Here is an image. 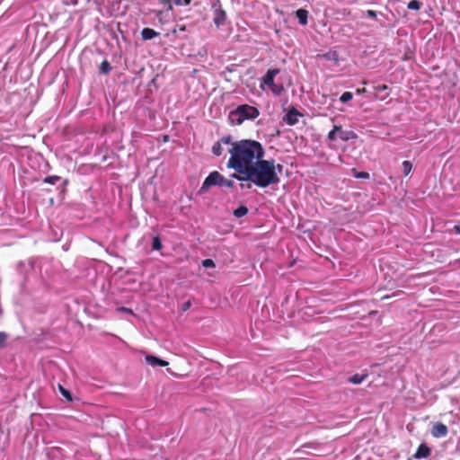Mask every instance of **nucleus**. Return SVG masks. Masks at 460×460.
Instances as JSON below:
<instances>
[{
	"label": "nucleus",
	"mask_w": 460,
	"mask_h": 460,
	"mask_svg": "<svg viewBox=\"0 0 460 460\" xmlns=\"http://www.w3.org/2000/svg\"><path fill=\"white\" fill-rule=\"evenodd\" d=\"M60 180L59 176L52 175L46 177L43 181L49 184H56Z\"/></svg>",
	"instance_id": "21"
},
{
	"label": "nucleus",
	"mask_w": 460,
	"mask_h": 460,
	"mask_svg": "<svg viewBox=\"0 0 460 460\" xmlns=\"http://www.w3.org/2000/svg\"><path fill=\"white\" fill-rule=\"evenodd\" d=\"M338 137L342 141H349L351 139H356L358 135L352 130H343L341 127V129L338 130Z\"/></svg>",
	"instance_id": "11"
},
{
	"label": "nucleus",
	"mask_w": 460,
	"mask_h": 460,
	"mask_svg": "<svg viewBox=\"0 0 460 460\" xmlns=\"http://www.w3.org/2000/svg\"><path fill=\"white\" fill-rule=\"evenodd\" d=\"M202 266L205 268H215L216 264L212 259H205L202 261Z\"/></svg>",
	"instance_id": "24"
},
{
	"label": "nucleus",
	"mask_w": 460,
	"mask_h": 460,
	"mask_svg": "<svg viewBox=\"0 0 460 460\" xmlns=\"http://www.w3.org/2000/svg\"><path fill=\"white\" fill-rule=\"evenodd\" d=\"M248 213V208L247 207L242 205L240 206L238 208H236L234 211V216L237 218H240L243 216H245L246 214Z\"/></svg>",
	"instance_id": "17"
},
{
	"label": "nucleus",
	"mask_w": 460,
	"mask_h": 460,
	"mask_svg": "<svg viewBox=\"0 0 460 460\" xmlns=\"http://www.w3.org/2000/svg\"><path fill=\"white\" fill-rule=\"evenodd\" d=\"M454 230L456 231V233L460 234V226H455Z\"/></svg>",
	"instance_id": "33"
},
{
	"label": "nucleus",
	"mask_w": 460,
	"mask_h": 460,
	"mask_svg": "<svg viewBox=\"0 0 460 460\" xmlns=\"http://www.w3.org/2000/svg\"><path fill=\"white\" fill-rule=\"evenodd\" d=\"M240 187H241V189H244V188H251V184H250V183H248V184L246 185V184H244V183H243V182H242V183L240 184Z\"/></svg>",
	"instance_id": "31"
},
{
	"label": "nucleus",
	"mask_w": 460,
	"mask_h": 460,
	"mask_svg": "<svg viewBox=\"0 0 460 460\" xmlns=\"http://www.w3.org/2000/svg\"><path fill=\"white\" fill-rule=\"evenodd\" d=\"M386 89H387V85H385V84H380V85L376 86V90L377 92L385 91Z\"/></svg>",
	"instance_id": "30"
},
{
	"label": "nucleus",
	"mask_w": 460,
	"mask_h": 460,
	"mask_svg": "<svg viewBox=\"0 0 460 460\" xmlns=\"http://www.w3.org/2000/svg\"><path fill=\"white\" fill-rule=\"evenodd\" d=\"M147 364L153 366V367H156V366H160V367H167L169 365V362L168 361H165L164 359H161L154 355H146V358H145Z\"/></svg>",
	"instance_id": "9"
},
{
	"label": "nucleus",
	"mask_w": 460,
	"mask_h": 460,
	"mask_svg": "<svg viewBox=\"0 0 460 460\" xmlns=\"http://www.w3.org/2000/svg\"><path fill=\"white\" fill-rule=\"evenodd\" d=\"M354 176L359 179H367L369 178V173L367 172H355Z\"/></svg>",
	"instance_id": "26"
},
{
	"label": "nucleus",
	"mask_w": 460,
	"mask_h": 460,
	"mask_svg": "<svg viewBox=\"0 0 460 460\" xmlns=\"http://www.w3.org/2000/svg\"><path fill=\"white\" fill-rule=\"evenodd\" d=\"M163 12L162 11H159L158 13H157V16L159 17V20L161 21L162 20V15H163Z\"/></svg>",
	"instance_id": "34"
},
{
	"label": "nucleus",
	"mask_w": 460,
	"mask_h": 460,
	"mask_svg": "<svg viewBox=\"0 0 460 460\" xmlns=\"http://www.w3.org/2000/svg\"><path fill=\"white\" fill-rule=\"evenodd\" d=\"M298 116H300V113L296 109H292L286 114L284 120L292 126L297 123Z\"/></svg>",
	"instance_id": "10"
},
{
	"label": "nucleus",
	"mask_w": 460,
	"mask_h": 460,
	"mask_svg": "<svg viewBox=\"0 0 460 460\" xmlns=\"http://www.w3.org/2000/svg\"><path fill=\"white\" fill-rule=\"evenodd\" d=\"M180 30H181V31H185V27H184V26H181V27L180 28Z\"/></svg>",
	"instance_id": "37"
},
{
	"label": "nucleus",
	"mask_w": 460,
	"mask_h": 460,
	"mask_svg": "<svg viewBox=\"0 0 460 460\" xmlns=\"http://www.w3.org/2000/svg\"><path fill=\"white\" fill-rule=\"evenodd\" d=\"M389 297H391V296H383L382 299H387Z\"/></svg>",
	"instance_id": "36"
},
{
	"label": "nucleus",
	"mask_w": 460,
	"mask_h": 460,
	"mask_svg": "<svg viewBox=\"0 0 460 460\" xmlns=\"http://www.w3.org/2000/svg\"><path fill=\"white\" fill-rule=\"evenodd\" d=\"M152 248L157 251L162 249V242L159 236H155L153 238Z\"/></svg>",
	"instance_id": "20"
},
{
	"label": "nucleus",
	"mask_w": 460,
	"mask_h": 460,
	"mask_svg": "<svg viewBox=\"0 0 460 460\" xmlns=\"http://www.w3.org/2000/svg\"><path fill=\"white\" fill-rule=\"evenodd\" d=\"M367 14L368 17L376 19V12L374 10H367Z\"/></svg>",
	"instance_id": "27"
},
{
	"label": "nucleus",
	"mask_w": 460,
	"mask_h": 460,
	"mask_svg": "<svg viewBox=\"0 0 460 460\" xmlns=\"http://www.w3.org/2000/svg\"><path fill=\"white\" fill-rule=\"evenodd\" d=\"M172 2L171 0H166L164 2V4L167 6V10L168 11H172Z\"/></svg>",
	"instance_id": "28"
},
{
	"label": "nucleus",
	"mask_w": 460,
	"mask_h": 460,
	"mask_svg": "<svg viewBox=\"0 0 460 460\" xmlns=\"http://www.w3.org/2000/svg\"><path fill=\"white\" fill-rule=\"evenodd\" d=\"M232 137L231 136H224L220 138V140H218L217 142H216L213 146H212V153L217 155V156H219L223 154V148H222V145H230L232 146V143H234V141H232Z\"/></svg>",
	"instance_id": "6"
},
{
	"label": "nucleus",
	"mask_w": 460,
	"mask_h": 460,
	"mask_svg": "<svg viewBox=\"0 0 460 460\" xmlns=\"http://www.w3.org/2000/svg\"><path fill=\"white\" fill-rule=\"evenodd\" d=\"M366 93V89H365V88L358 89V90H357V93H358V94H362V93Z\"/></svg>",
	"instance_id": "32"
},
{
	"label": "nucleus",
	"mask_w": 460,
	"mask_h": 460,
	"mask_svg": "<svg viewBox=\"0 0 460 460\" xmlns=\"http://www.w3.org/2000/svg\"><path fill=\"white\" fill-rule=\"evenodd\" d=\"M213 8V22L217 27H220L225 24L226 21V13L222 8L219 1L216 2L212 5Z\"/></svg>",
	"instance_id": "5"
},
{
	"label": "nucleus",
	"mask_w": 460,
	"mask_h": 460,
	"mask_svg": "<svg viewBox=\"0 0 460 460\" xmlns=\"http://www.w3.org/2000/svg\"><path fill=\"white\" fill-rule=\"evenodd\" d=\"M119 310L123 311V312H131V310L126 308V307H121L119 308Z\"/></svg>",
	"instance_id": "35"
},
{
	"label": "nucleus",
	"mask_w": 460,
	"mask_h": 460,
	"mask_svg": "<svg viewBox=\"0 0 460 460\" xmlns=\"http://www.w3.org/2000/svg\"><path fill=\"white\" fill-rule=\"evenodd\" d=\"M280 73V69L273 68L269 69L265 75L261 79V88L264 89V85H267L273 94L279 96L285 91V88L282 84H276L274 83V78Z\"/></svg>",
	"instance_id": "4"
},
{
	"label": "nucleus",
	"mask_w": 460,
	"mask_h": 460,
	"mask_svg": "<svg viewBox=\"0 0 460 460\" xmlns=\"http://www.w3.org/2000/svg\"><path fill=\"white\" fill-rule=\"evenodd\" d=\"M341 129V126L334 125L332 129L329 132L327 138L330 141H335L337 139L338 130Z\"/></svg>",
	"instance_id": "16"
},
{
	"label": "nucleus",
	"mask_w": 460,
	"mask_h": 460,
	"mask_svg": "<svg viewBox=\"0 0 460 460\" xmlns=\"http://www.w3.org/2000/svg\"><path fill=\"white\" fill-rule=\"evenodd\" d=\"M352 98H353V95L350 92H345L341 94L340 101L341 102H347L350 101Z\"/></svg>",
	"instance_id": "23"
},
{
	"label": "nucleus",
	"mask_w": 460,
	"mask_h": 460,
	"mask_svg": "<svg viewBox=\"0 0 460 460\" xmlns=\"http://www.w3.org/2000/svg\"><path fill=\"white\" fill-rule=\"evenodd\" d=\"M111 66L107 60H103L100 66V72L102 74L107 75L111 72Z\"/></svg>",
	"instance_id": "18"
},
{
	"label": "nucleus",
	"mask_w": 460,
	"mask_h": 460,
	"mask_svg": "<svg viewBox=\"0 0 460 460\" xmlns=\"http://www.w3.org/2000/svg\"><path fill=\"white\" fill-rule=\"evenodd\" d=\"M230 158L226 166L234 170L233 177L241 181H251L259 188H267L280 181L283 165L274 159H263L265 151L256 140L234 141L228 150Z\"/></svg>",
	"instance_id": "1"
},
{
	"label": "nucleus",
	"mask_w": 460,
	"mask_h": 460,
	"mask_svg": "<svg viewBox=\"0 0 460 460\" xmlns=\"http://www.w3.org/2000/svg\"><path fill=\"white\" fill-rule=\"evenodd\" d=\"M431 453V449L425 443H422L419 446L416 453L414 454V457L416 459L427 458L429 456Z\"/></svg>",
	"instance_id": "8"
},
{
	"label": "nucleus",
	"mask_w": 460,
	"mask_h": 460,
	"mask_svg": "<svg viewBox=\"0 0 460 460\" xmlns=\"http://www.w3.org/2000/svg\"><path fill=\"white\" fill-rule=\"evenodd\" d=\"M212 186L233 188L234 182L226 179L217 171L211 172L202 183L201 190H207Z\"/></svg>",
	"instance_id": "3"
},
{
	"label": "nucleus",
	"mask_w": 460,
	"mask_h": 460,
	"mask_svg": "<svg viewBox=\"0 0 460 460\" xmlns=\"http://www.w3.org/2000/svg\"><path fill=\"white\" fill-rule=\"evenodd\" d=\"M58 387H59V391H60L61 394H62L66 399H67L68 401H72V395H71V393H70L68 390L65 389V388H64L62 385H58Z\"/></svg>",
	"instance_id": "22"
},
{
	"label": "nucleus",
	"mask_w": 460,
	"mask_h": 460,
	"mask_svg": "<svg viewBox=\"0 0 460 460\" xmlns=\"http://www.w3.org/2000/svg\"><path fill=\"white\" fill-rule=\"evenodd\" d=\"M367 377V374H355L349 378V382L354 385L361 384Z\"/></svg>",
	"instance_id": "14"
},
{
	"label": "nucleus",
	"mask_w": 460,
	"mask_h": 460,
	"mask_svg": "<svg viewBox=\"0 0 460 460\" xmlns=\"http://www.w3.org/2000/svg\"><path fill=\"white\" fill-rule=\"evenodd\" d=\"M412 170V164L410 161H403L402 164V172L404 176H408Z\"/></svg>",
	"instance_id": "15"
},
{
	"label": "nucleus",
	"mask_w": 460,
	"mask_h": 460,
	"mask_svg": "<svg viewBox=\"0 0 460 460\" xmlns=\"http://www.w3.org/2000/svg\"><path fill=\"white\" fill-rule=\"evenodd\" d=\"M7 337L8 336L5 332H0V348H4L5 346Z\"/></svg>",
	"instance_id": "25"
},
{
	"label": "nucleus",
	"mask_w": 460,
	"mask_h": 460,
	"mask_svg": "<svg viewBox=\"0 0 460 460\" xmlns=\"http://www.w3.org/2000/svg\"><path fill=\"white\" fill-rule=\"evenodd\" d=\"M422 6V3L419 0H411L409 2L407 7L411 10L419 11Z\"/></svg>",
	"instance_id": "19"
},
{
	"label": "nucleus",
	"mask_w": 460,
	"mask_h": 460,
	"mask_svg": "<svg viewBox=\"0 0 460 460\" xmlns=\"http://www.w3.org/2000/svg\"><path fill=\"white\" fill-rule=\"evenodd\" d=\"M259 110L249 104L239 105L235 110L230 111L228 119L233 125H241L246 119H254L259 117Z\"/></svg>",
	"instance_id": "2"
},
{
	"label": "nucleus",
	"mask_w": 460,
	"mask_h": 460,
	"mask_svg": "<svg viewBox=\"0 0 460 460\" xmlns=\"http://www.w3.org/2000/svg\"><path fill=\"white\" fill-rule=\"evenodd\" d=\"M190 306H191V303H190V301H187V302H185V303L182 305V311H184V312H185V311L189 310V309L190 308Z\"/></svg>",
	"instance_id": "29"
},
{
	"label": "nucleus",
	"mask_w": 460,
	"mask_h": 460,
	"mask_svg": "<svg viewBox=\"0 0 460 460\" xmlns=\"http://www.w3.org/2000/svg\"><path fill=\"white\" fill-rule=\"evenodd\" d=\"M448 434L447 427L442 422H435L431 429V435L434 438H444Z\"/></svg>",
	"instance_id": "7"
},
{
	"label": "nucleus",
	"mask_w": 460,
	"mask_h": 460,
	"mask_svg": "<svg viewBox=\"0 0 460 460\" xmlns=\"http://www.w3.org/2000/svg\"><path fill=\"white\" fill-rule=\"evenodd\" d=\"M296 16L297 17L299 23L302 25H306L308 22V11L305 9H298L296 12Z\"/></svg>",
	"instance_id": "12"
},
{
	"label": "nucleus",
	"mask_w": 460,
	"mask_h": 460,
	"mask_svg": "<svg viewBox=\"0 0 460 460\" xmlns=\"http://www.w3.org/2000/svg\"><path fill=\"white\" fill-rule=\"evenodd\" d=\"M158 35V32H156L155 30L151 28H144L141 31V36L144 40H149L154 39Z\"/></svg>",
	"instance_id": "13"
}]
</instances>
